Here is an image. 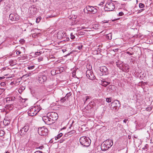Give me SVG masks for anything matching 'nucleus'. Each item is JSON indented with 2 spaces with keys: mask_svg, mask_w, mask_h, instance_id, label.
I'll use <instances>...</instances> for the list:
<instances>
[{
  "mask_svg": "<svg viewBox=\"0 0 153 153\" xmlns=\"http://www.w3.org/2000/svg\"><path fill=\"white\" fill-rule=\"evenodd\" d=\"M93 29H95V28H94V27H93Z\"/></svg>",
  "mask_w": 153,
  "mask_h": 153,
  "instance_id": "680f3d73",
  "label": "nucleus"
},
{
  "mask_svg": "<svg viewBox=\"0 0 153 153\" xmlns=\"http://www.w3.org/2000/svg\"><path fill=\"white\" fill-rule=\"evenodd\" d=\"M14 106L12 104H10L9 105H6V108L9 109H11L13 108Z\"/></svg>",
  "mask_w": 153,
  "mask_h": 153,
  "instance_id": "6ab92c4d",
  "label": "nucleus"
},
{
  "mask_svg": "<svg viewBox=\"0 0 153 153\" xmlns=\"http://www.w3.org/2000/svg\"><path fill=\"white\" fill-rule=\"evenodd\" d=\"M101 149L103 151H106L108 149V147L106 146V144L105 143L104 141L101 145Z\"/></svg>",
  "mask_w": 153,
  "mask_h": 153,
  "instance_id": "dca6fc26",
  "label": "nucleus"
},
{
  "mask_svg": "<svg viewBox=\"0 0 153 153\" xmlns=\"http://www.w3.org/2000/svg\"><path fill=\"white\" fill-rule=\"evenodd\" d=\"M34 9V8H30V10H33Z\"/></svg>",
  "mask_w": 153,
  "mask_h": 153,
  "instance_id": "6e6d98bb",
  "label": "nucleus"
},
{
  "mask_svg": "<svg viewBox=\"0 0 153 153\" xmlns=\"http://www.w3.org/2000/svg\"><path fill=\"white\" fill-rule=\"evenodd\" d=\"M34 153H43V152L40 151H36Z\"/></svg>",
  "mask_w": 153,
  "mask_h": 153,
  "instance_id": "e433bc0d",
  "label": "nucleus"
},
{
  "mask_svg": "<svg viewBox=\"0 0 153 153\" xmlns=\"http://www.w3.org/2000/svg\"><path fill=\"white\" fill-rule=\"evenodd\" d=\"M38 81L39 82L41 83H42L44 82L42 76H40L39 77V79H38Z\"/></svg>",
  "mask_w": 153,
  "mask_h": 153,
  "instance_id": "412c9836",
  "label": "nucleus"
},
{
  "mask_svg": "<svg viewBox=\"0 0 153 153\" xmlns=\"http://www.w3.org/2000/svg\"><path fill=\"white\" fill-rule=\"evenodd\" d=\"M66 36L65 33L62 30L59 31L57 34V37L59 39H64Z\"/></svg>",
  "mask_w": 153,
  "mask_h": 153,
  "instance_id": "1a4fd4ad",
  "label": "nucleus"
},
{
  "mask_svg": "<svg viewBox=\"0 0 153 153\" xmlns=\"http://www.w3.org/2000/svg\"><path fill=\"white\" fill-rule=\"evenodd\" d=\"M114 2L113 1H108L106 4L105 10L106 11H112L114 9L115 7L114 3Z\"/></svg>",
  "mask_w": 153,
  "mask_h": 153,
  "instance_id": "20e7f679",
  "label": "nucleus"
},
{
  "mask_svg": "<svg viewBox=\"0 0 153 153\" xmlns=\"http://www.w3.org/2000/svg\"><path fill=\"white\" fill-rule=\"evenodd\" d=\"M4 77H0V80L3 79H4Z\"/></svg>",
  "mask_w": 153,
  "mask_h": 153,
  "instance_id": "8fccbe9b",
  "label": "nucleus"
},
{
  "mask_svg": "<svg viewBox=\"0 0 153 153\" xmlns=\"http://www.w3.org/2000/svg\"><path fill=\"white\" fill-rule=\"evenodd\" d=\"M100 70L101 72L105 73V75L108 74V69L105 66H102L100 67Z\"/></svg>",
  "mask_w": 153,
  "mask_h": 153,
  "instance_id": "2eb2a0df",
  "label": "nucleus"
},
{
  "mask_svg": "<svg viewBox=\"0 0 153 153\" xmlns=\"http://www.w3.org/2000/svg\"><path fill=\"white\" fill-rule=\"evenodd\" d=\"M139 7L140 8H142L144 7V5L142 3H140L139 4Z\"/></svg>",
  "mask_w": 153,
  "mask_h": 153,
  "instance_id": "bb28decb",
  "label": "nucleus"
},
{
  "mask_svg": "<svg viewBox=\"0 0 153 153\" xmlns=\"http://www.w3.org/2000/svg\"><path fill=\"white\" fill-rule=\"evenodd\" d=\"M4 123L5 124V123H4Z\"/></svg>",
  "mask_w": 153,
  "mask_h": 153,
  "instance_id": "e2e57ef3",
  "label": "nucleus"
},
{
  "mask_svg": "<svg viewBox=\"0 0 153 153\" xmlns=\"http://www.w3.org/2000/svg\"><path fill=\"white\" fill-rule=\"evenodd\" d=\"M151 109V108L150 107H148L146 108V110L148 111H150Z\"/></svg>",
  "mask_w": 153,
  "mask_h": 153,
  "instance_id": "f704fd0d",
  "label": "nucleus"
},
{
  "mask_svg": "<svg viewBox=\"0 0 153 153\" xmlns=\"http://www.w3.org/2000/svg\"><path fill=\"white\" fill-rule=\"evenodd\" d=\"M130 138H131V137H129H129H128V138H129V139H130Z\"/></svg>",
  "mask_w": 153,
  "mask_h": 153,
  "instance_id": "052dcab7",
  "label": "nucleus"
},
{
  "mask_svg": "<svg viewBox=\"0 0 153 153\" xmlns=\"http://www.w3.org/2000/svg\"><path fill=\"white\" fill-rule=\"evenodd\" d=\"M15 99V97H8L6 98V101H14Z\"/></svg>",
  "mask_w": 153,
  "mask_h": 153,
  "instance_id": "a211bd4d",
  "label": "nucleus"
},
{
  "mask_svg": "<svg viewBox=\"0 0 153 153\" xmlns=\"http://www.w3.org/2000/svg\"><path fill=\"white\" fill-rule=\"evenodd\" d=\"M71 39H74L75 38V36H74V35H73L72 33H71Z\"/></svg>",
  "mask_w": 153,
  "mask_h": 153,
  "instance_id": "c756f323",
  "label": "nucleus"
},
{
  "mask_svg": "<svg viewBox=\"0 0 153 153\" xmlns=\"http://www.w3.org/2000/svg\"><path fill=\"white\" fill-rule=\"evenodd\" d=\"M91 31V30H84V32H83V31L79 32V35H84L85 34V33L86 32H87L88 31Z\"/></svg>",
  "mask_w": 153,
  "mask_h": 153,
  "instance_id": "4be33fe9",
  "label": "nucleus"
},
{
  "mask_svg": "<svg viewBox=\"0 0 153 153\" xmlns=\"http://www.w3.org/2000/svg\"><path fill=\"white\" fill-rule=\"evenodd\" d=\"M86 76L87 78L91 80L94 79L95 78L93 73L90 70L86 71Z\"/></svg>",
  "mask_w": 153,
  "mask_h": 153,
  "instance_id": "9d476101",
  "label": "nucleus"
},
{
  "mask_svg": "<svg viewBox=\"0 0 153 153\" xmlns=\"http://www.w3.org/2000/svg\"><path fill=\"white\" fill-rule=\"evenodd\" d=\"M41 109V108L40 106H34L30 108L27 112L28 114L30 116H35Z\"/></svg>",
  "mask_w": 153,
  "mask_h": 153,
  "instance_id": "f257e3e1",
  "label": "nucleus"
},
{
  "mask_svg": "<svg viewBox=\"0 0 153 153\" xmlns=\"http://www.w3.org/2000/svg\"><path fill=\"white\" fill-rule=\"evenodd\" d=\"M32 1H33V2H36V1L37 0H31Z\"/></svg>",
  "mask_w": 153,
  "mask_h": 153,
  "instance_id": "864d4df0",
  "label": "nucleus"
},
{
  "mask_svg": "<svg viewBox=\"0 0 153 153\" xmlns=\"http://www.w3.org/2000/svg\"><path fill=\"white\" fill-rule=\"evenodd\" d=\"M144 10V9H142L139 10L138 11V13H140V12H142V11Z\"/></svg>",
  "mask_w": 153,
  "mask_h": 153,
  "instance_id": "4c0bfd02",
  "label": "nucleus"
},
{
  "mask_svg": "<svg viewBox=\"0 0 153 153\" xmlns=\"http://www.w3.org/2000/svg\"><path fill=\"white\" fill-rule=\"evenodd\" d=\"M130 138H131V137H129H129H128V138H129V139H130Z\"/></svg>",
  "mask_w": 153,
  "mask_h": 153,
  "instance_id": "bf43d9fd",
  "label": "nucleus"
},
{
  "mask_svg": "<svg viewBox=\"0 0 153 153\" xmlns=\"http://www.w3.org/2000/svg\"><path fill=\"white\" fill-rule=\"evenodd\" d=\"M42 58L41 57H39V58H38V60L39 61H41V60H42Z\"/></svg>",
  "mask_w": 153,
  "mask_h": 153,
  "instance_id": "de8ad7c7",
  "label": "nucleus"
},
{
  "mask_svg": "<svg viewBox=\"0 0 153 153\" xmlns=\"http://www.w3.org/2000/svg\"><path fill=\"white\" fill-rule=\"evenodd\" d=\"M51 74L52 75H54L56 74V72L54 70L51 71Z\"/></svg>",
  "mask_w": 153,
  "mask_h": 153,
  "instance_id": "a878e982",
  "label": "nucleus"
},
{
  "mask_svg": "<svg viewBox=\"0 0 153 153\" xmlns=\"http://www.w3.org/2000/svg\"><path fill=\"white\" fill-rule=\"evenodd\" d=\"M63 140H60L59 141V142L60 143H62L63 141Z\"/></svg>",
  "mask_w": 153,
  "mask_h": 153,
  "instance_id": "49530a36",
  "label": "nucleus"
},
{
  "mask_svg": "<svg viewBox=\"0 0 153 153\" xmlns=\"http://www.w3.org/2000/svg\"><path fill=\"white\" fill-rule=\"evenodd\" d=\"M50 117L48 115L47 116H43L42 117L43 120L45 123L47 124H50L52 123V122L50 121Z\"/></svg>",
  "mask_w": 153,
  "mask_h": 153,
  "instance_id": "ddd939ff",
  "label": "nucleus"
},
{
  "mask_svg": "<svg viewBox=\"0 0 153 153\" xmlns=\"http://www.w3.org/2000/svg\"><path fill=\"white\" fill-rule=\"evenodd\" d=\"M106 101L107 102H110L111 101V97L107 98H106Z\"/></svg>",
  "mask_w": 153,
  "mask_h": 153,
  "instance_id": "b1692460",
  "label": "nucleus"
},
{
  "mask_svg": "<svg viewBox=\"0 0 153 153\" xmlns=\"http://www.w3.org/2000/svg\"><path fill=\"white\" fill-rule=\"evenodd\" d=\"M103 4H104V3L102 2H101L99 5H102Z\"/></svg>",
  "mask_w": 153,
  "mask_h": 153,
  "instance_id": "09e8293b",
  "label": "nucleus"
},
{
  "mask_svg": "<svg viewBox=\"0 0 153 153\" xmlns=\"http://www.w3.org/2000/svg\"><path fill=\"white\" fill-rule=\"evenodd\" d=\"M39 52H40V54L42 53V51H40Z\"/></svg>",
  "mask_w": 153,
  "mask_h": 153,
  "instance_id": "4d7b16f0",
  "label": "nucleus"
},
{
  "mask_svg": "<svg viewBox=\"0 0 153 153\" xmlns=\"http://www.w3.org/2000/svg\"><path fill=\"white\" fill-rule=\"evenodd\" d=\"M101 82L102 85L104 87H106L107 85L110 84L109 82H107L105 81H101Z\"/></svg>",
  "mask_w": 153,
  "mask_h": 153,
  "instance_id": "f3484780",
  "label": "nucleus"
},
{
  "mask_svg": "<svg viewBox=\"0 0 153 153\" xmlns=\"http://www.w3.org/2000/svg\"><path fill=\"white\" fill-rule=\"evenodd\" d=\"M68 96H65L64 97H63L61 98V100H60V101L61 102H65V101L68 99Z\"/></svg>",
  "mask_w": 153,
  "mask_h": 153,
  "instance_id": "aec40b11",
  "label": "nucleus"
},
{
  "mask_svg": "<svg viewBox=\"0 0 153 153\" xmlns=\"http://www.w3.org/2000/svg\"><path fill=\"white\" fill-rule=\"evenodd\" d=\"M120 107V104L119 101L116 100L112 103L111 108L115 111H117Z\"/></svg>",
  "mask_w": 153,
  "mask_h": 153,
  "instance_id": "0eeeda50",
  "label": "nucleus"
},
{
  "mask_svg": "<svg viewBox=\"0 0 153 153\" xmlns=\"http://www.w3.org/2000/svg\"><path fill=\"white\" fill-rule=\"evenodd\" d=\"M77 18V16L75 15H71L69 16V19H70L72 25H75L77 22L76 19Z\"/></svg>",
  "mask_w": 153,
  "mask_h": 153,
  "instance_id": "9b49d317",
  "label": "nucleus"
},
{
  "mask_svg": "<svg viewBox=\"0 0 153 153\" xmlns=\"http://www.w3.org/2000/svg\"><path fill=\"white\" fill-rule=\"evenodd\" d=\"M62 135V133H60L56 137L55 139L56 140L58 139L59 138L61 137Z\"/></svg>",
  "mask_w": 153,
  "mask_h": 153,
  "instance_id": "5701e85b",
  "label": "nucleus"
},
{
  "mask_svg": "<svg viewBox=\"0 0 153 153\" xmlns=\"http://www.w3.org/2000/svg\"><path fill=\"white\" fill-rule=\"evenodd\" d=\"M79 142L80 144L84 146L88 147L90 144L91 140L88 137L83 136L80 138Z\"/></svg>",
  "mask_w": 153,
  "mask_h": 153,
  "instance_id": "f03ea898",
  "label": "nucleus"
},
{
  "mask_svg": "<svg viewBox=\"0 0 153 153\" xmlns=\"http://www.w3.org/2000/svg\"><path fill=\"white\" fill-rule=\"evenodd\" d=\"M20 42L22 43H23L24 42V40L23 39H21L20 40Z\"/></svg>",
  "mask_w": 153,
  "mask_h": 153,
  "instance_id": "a19ab883",
  "label": "nucleus"
},
{
  "mask_svg": "<svg viewBox=\"0 0 153 153\" xmlns=\"http://www.w3.org/2000/svg\"><path fill=\"white\" fill-rule=\"evenodd\" d=\"M89 99V97H86V99H85V102L86 101H87V100H88V99Z\"/></svg>",
  "mask_w": 153,
  "mask_h": 153,
  "instance_id": "ea45409f",
  "label": "nucleus"
},
{
  "mask_svg": "<svg viewBox=\"0 0 153 153\" xmlns=\"http://www.w3.org/2000/svg\"><path fill=\"white\" fill-rule=\"evenodd\" d=\"M75 133V131L74 130H72L68 132V133L69 134H72Z\"/></svg>",
  "mask_w": 153,
  "mask_h": 153,
  "instance_id": "7c9ffc66",
  "label": "nucleus"
},
{
  "mask_svg": "<svg viewBox=\"0 0 153 153\" xmlns=\"http://www.w3.org/2000/svg\"><path fill=\"white\" fill-rule=\"evenodd\" d=\"M5 153H9V152H5Z\"/></svg>",
  "mask_w": 153,
  "mask_h": 153,
  "instance_id": "13d9d810",
  "label": "nucleus"
},
{
  "mask_svg": "<svg viewBox=\"0 0 153 153\" xmlns=\"http://www.w3.org/2000/svg\"><path fill=\"white\" fill-rule=\"evenodd\" d=\"M17 54H19L21 53V52L20 51H18L16 53Z\"/></svg>",
  "mask_w": 153,
  "mask_h": 153,
  "instance_id": "58836bf2",
  "label": "nucleus"
},
{
  "mask_svg": "<svg viewBox=\"0 0 153 153\" xmlns=\"http://www.w3.org/2000/svg\"><path fill=\"white\" fill-rule=\"evenodd\" d=\"M124 15V13H123V12H120L119 14H118V15H119V16H122L123 15Z\"/></svg>",
  "mask_w": 153,
  "mask_h": 153,
  "instance_id": "473e14b6",
  "label": "nucleus"
},
{
  "mask_svg": "<svg viewBox=\"0 0 153 153\" xmlns=\"http://www.w3.org/2000/svg\"><path fill=\"white\" fill-rule=\"evenodd\" d=\"M66 95H67V96H68H68H70V93H69L68 94H66Z\"/></svg>",
  "mask_w": 153,
  "mask_h": 153,
  "instance_id": "603ef678",
  "label": "nucleus"
},
{
  "mask_svg": "<svg viewBox=\"0 0 153 153\" xmlns=\"http://www.w3.org/2000/svg\"><path fill=\"white\" fill-rule=\"evenodd\" d=\"M127 120H126V119H125L123 120V122L124 123H126V122Z\"/></svg>",
  "mask_w": 153,
  "mask_h": 153,
  "instance_id": "a18cd8bd",
  "label": "nucleus"
},
{
  "mask_svg": "<svg viewBox=\"0 0 153 153\" xmlns=\"http://www.w3.org/2000/svg\"><path fill=\"white\" fill-rule=\"evenodd\" d=\"M4 131L2 130L0 131V136H2L3 134Z\"/></svg>",
  "mask_w": 153,
  "mask_h": 153,
  "instance_id": "72a5a7b5",
  "label": "nucleus"
},
{
  "mask_svg": "<svg viewBox=\"0 0 153 153\" xmlns=\"http://www.w3.org/2000/svg\"><path fill=\"white\" fill-rule=\"evenodd\" d=\"M43 148V146H40L39 147L36 148V149H42V148Z\"/></svg>",
  "mask_w": 153,
  "mask_h": 153,
  "instance_id": "c9c22d12",
  "label": "nucleus"
},
{
  "mask_svg": "<svg viewBox=\"0 0 153 153\" xmlns=\"http://www.w3.org/2000/svg\"><path fill=\"white\" fill-rule=\"evenodd\" d=\"M29 128V125L27 124L23 127L22 129H20L19 133L22 136L25 134V133L28 130Z\"/></svg>",
  "mask_w": 153,
  "mask_h": 153,
  "instance_id": "6e6552de",
  "label": "nucleus"
},
{
  "mask_svg": "<svg viewBox=\"0 0 153 153\" xmlns=\"http://www.w3.org/2000/svg\"><path fill=\"white\" fill-rule=\"evenodd\" d=\"M6 76H7V75H5Z\"/></svg>",
  "mask_w": 153,
  "mask_h": 153,
  "instance_id": "69168bd1",
  "label": "nucleus"
},
{
  "mask_svg": "<svg viewBox=\"0 0 153 153\" xmlns=\"http://www.w3.org/2000/svg\"><path fill=\"white\" fill-rule=\"evenodd\" d=\"M84 11L85 13L89 14H94L96 13L97 10V9L93 6H88L84 9Z\"/></svg>",
  "mask_w": 153,
  "mask_h": 153,
  "instance_id": "7ed1b4c3",
  "label": "nucleus"
},
{
  "mask_svg": "<svg viewBox=\"0 0 153 153\" xmlns=\"http://www.w3.org/2000/svg\"><path fill=\"white\" fill-rule=\"evenodd\" d=\"M102 22L103 23H108V21L107 20H104L103 21H102Z\"/></svg>",
  "mask_w": 153,
  "mask_h": 153,
  "instance_id": "37998d69",
  "label": "nucleus"
},
{
  "mask_svg": "<svg viewBox=\"0 0 153 153\" xmlns=\"http://www.w3.org/2000/svg\"><path fill=\"white\" fill-rule=\"evenodd\" d=\"M72 74H73V75L75 76V72H73V73H72Z\"/></svg>",
  "mask_w": 153,
  "mask_h": 153,
  "instance_id": "3c124183",
  "label": "nucleus"
},
{
  "mask_svg": "<svg viewBox=\"0 0 153 153\" xmlns=\"http://www.w3.org/2000/svg\"><path fill=\"white\" fill-rule=\"evenodd\" d=\"M48 131L47 128L44 126L39 128L38 131L39 134L41 136L46 135L48 134Z\"/></svg>",
  "mask_w": 153,
  "mask_h": 153,
  "instance_id": "423d86ee",
  "label": "nucleus"
},
{
  "mask_svg": "<svg viewBox=\"0 0 153 153\" xmlns=\"http://www.w3.org/2000/svg\"><path fill=\"white\" fill-rule=\"evenodd\" d=\"M35 54L36 55H38V56H39L40 55V52H36Z\"/></svg>",
  "mask_w": 153,
  "mask_h": 153,
  "instance_id": "79ce46f5",
  "label": "nucleus"
},
{
  "mask_svg": "<svg viewBox=\"0 0 153 153\" xmlns=\"http://www.w3.org/2000/svg\"><path fill=\"white\" fill-rule=\"evenodd\" d=\"M9 18L12 21H17L19 19V17L17 14L11 13L9 16Z\"/></svg>",
  "mask_w": 153,
  "mask_h": 153,
  "instance_id": "f8f14e48",
  "label": "nucleus"
},
{
  "mask_svg": "<svg viewBox=\"0 0 153 153\" xmlns=\"http://www.w3.org/2000/svg\"><path fill=\"white\" fill-rule=\"evenodd\" d=\"M1 1V0H0V2Z\"/></svg>",
  "mask_w": 153,
  "mask_h": 153,
  "instance_id": "0e129e2a",
  "label": "nucleus"
},
{
  "mask_svg": "<svg viewBox=\"0 0 153 153\" xmlns=\"http://www.w3.org/2000/svg\"><path fill=\"white\" fill-rule=\"evenodd\" d=\"M82 47L83 45H82L81 44L80 46H77V48L79 50H80L82 48Z\"/></svg>",
  "mask_w": 153,
  "mask_h": 153,
  "instance_id": "2f4dec72",
  "label": "nucleus"
},
{
  "mask_svg": "<svg viewBox=\"0 0 153 153\" xmlns=\"http://www.w3.org/2000/svg\"><path fill=\"white\" fill-rule=\"evenodd\" d=\"M42 77L43 79L44 82L45 81L47 80V76L45 75H42Z\"/></svg>",
  "mask_w": 153,
  "mask_h": 153,
  "instance_id": "c85d7f7f",
  "label": "nucleus"
},
{
  "mask_svg": "<svg viewBox=\"0 0 153 153\" xmlns=\"http://www.w3.org/2000/svg\"><path fill=\"white\" fill-rule=\"evenodd\" d=\"M105 143L106 144V146H108V149L110 148L113 145L112 140H107L104 141Z\"/></svg>",
  "mask_w": 153,
  "mask_h": 153,
  "instance_id": "4468645a",
  "label": "nucleus"
},
{
  "mask_svg": "<svg viewBox=\"0 0 153 153\" xmlns=\"http://www.w3.org/2000/svg\"><path fill=\"white\" fill-rule=\"evenodd\" d=\"M9 123V122L8 121H7V124H5V125H7Z\"/></svg>",
  "mask_w": 153,
  "mask_h": 153,
  "instance_id": "5fc2aeb1",
  "label": "nucleus"
},
{
  "mask_svg": "<svg viewBox=\"0 0 153 153\" xmlns=\"http://www.w3.org/2000/svg\"><path fill=\"white\" fill-rule=\"evenodd\" d=\"M47 115L50 117V121L52 122V123H54V121L57 120L58 117V114L55 112H50L48 113Z\"/></svg>",
  "mask_w": 153,
  "mask_h": 153,
  "instance_id": "39448f33",
  "label": "nucleus"
},
{
  "mask_svg": "<svg viewBox=\"0 0 153 153\" xmlns=\"http://www.w3.org/2000/svg\"><path fill=\"white\" fill-rule=\"evenodd\" d=\"M41 18H42L41 17H37L36 19V22L37 23H39V22L40 21Z\"/></svg>",
  "mask_w": 153,
  "mask_h": 153,
  "instance_id": "393cba45",
  "label": "nucleus"
},
{
  "mask_svg": "<svg viewBox=\"0 0 153 153\" xmlns=\"http://www.w3.org/2000/svg\"><path fill=\"white\" fill-rule=\"evenodd\" d=\"M128 54H129L130 55H132L133 54L132 53H130L128 51H127L126 52Z\"/></svg>",
  "mask_w": 153,
  "mask_h": 153,
  "instance_id": "c03bdc74",
  "label": "nucleus"
},
{
  "mask_svg": "<svg viewBox=\"0 0 153 153\" xmlns=\"http://www.w3.org/2000/svg\"><path fill=\"white\" fill-rule=\"evenodd\" d=\"M34 65H32L27 67V68L29 70H32L34 68Z\"/></svg>",
  "mask_w": 153,
  "mask_h": 153,
  "instance_id": "cd10ccee",
  "label": "nucleus"
}]
</instances>
